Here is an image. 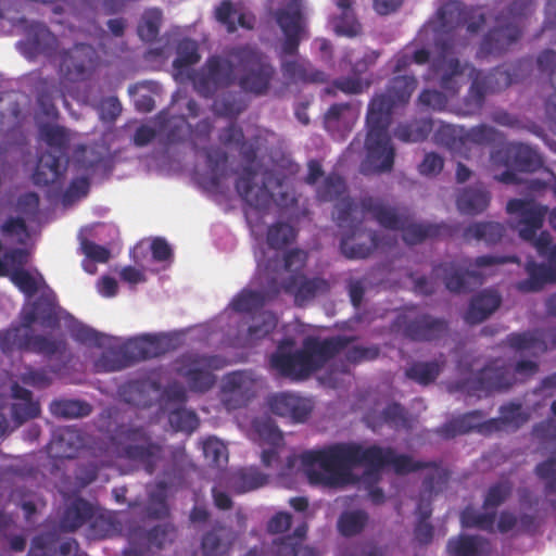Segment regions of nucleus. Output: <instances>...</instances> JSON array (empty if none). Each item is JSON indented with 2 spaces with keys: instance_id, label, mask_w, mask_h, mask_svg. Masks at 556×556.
<instances>
[{
  "instance_id": "1",
  "label": "nucleus",
  "mask_w": 556,
  "mask_h": 556,
  "mask_svg": "<svg viewBox=\"0 0 556 556\" xmlns=\"http://www.w3.org/2000/svg\"><path fill=\"white\" fill-rule=\"evenodd\" d=\"M417 86L415 75H394L388 81L386 90L375 93L370 99L366 114V159L361 164L362 174L368 176L392 170L395 150L391 143L389 127L393 111L408 104Z\"/></svg>"
},
{
  "instance_id": "2",
  "label": "nucleus",
  "mask_w": 556,
  "mask_h": 556,
  "mask_svg": "<svg viewBox=\"0 0 556 556\" xmlns=\"http://www.w3.org/2000/svg\"><path fill=\"white\" fill-rule=\"evenodd\" d=\"M506 211L514 216V228L519 237L530 242L538 254L547 261V264L536 263L530 257L525 270L527 279L516 283L520 292H539L546 285L556 282V243H553L548 231H538L542 228L548 207L536 203L533 199H511L507 202Z\"/></svg>"
},
{
  "instance_id": "3",
  "label": "nucleus",
  "mask_w": 556,
  "mask_h": 556,
  "mask_svg": "<svg viewBox=\"0 0 556 556\" xmlns=\"http://www.w3.org/2000/svg\"><path fill=\"white\" fill-rule=\"evenodd\" d=\"M379 450L375 445L363 447L357 443H334L323 450L301 454V463L311 484L338 485L356 466L372 468Z\"/></svg>"
},
{
  "instance_id": "4",
  "label": "nucleus",
  "mask_w": 556,
  "mask_h": 556,
  "mask_svg": "<svg viewBox=\"0 0 556 556\" xmlns=\"http://www.w3.org/2000/svg\"><path fill=\"white\" fill-rule=\"evenodd\" d=\"M355 340V337L337 336L326 339L307 337L302 348L294 353H285L280 349L270 357L273 368L293 380L308 378L321 369L325 364L343 351Z\"/></svg>"
},
{
  "instance_id": "5",
  "label": "nucleus",
  "mask_w": 556,
  "mask_h": 556,
  "mask_svg": "<svg viewBox=\"0 0 556 556\" xmlns=\"http://www.w3.org/2000/svg\"><path fill=\"white\" fill-rule=\"evenodd\" d=\"M232 56L237 62L238 86L247 93L266 96L277 74L269 58L250 45L232 47Z\"/></svg>"
},
{
  "instance_id": "6",
  "label": "nucleus",
  "mask_w": 556,
  "mask_h": 556,
  "mask_svg": "<svg viewBox=\"0 0 556 556\" xmlns=\"http://www.w3.org/2000/svg\"><path fill=\"white\" fill-rule=\"evenodd\" d=\"M518 262L517 256L496 257L493 255H481L476 258L466 257L442 262L433 267L432 274L442 278L445 288L450 292L467 293L475 287L482 285L483 277L475 268Z\"/></svg>"
},
{
  "instance_id": "7",
  "label": "nucleus",
  "mask_w": 556,
  "mask_h": 556,
  "mask_svg": "<svg viewBox=\"0 0 556 556\" xmlns=\"http://www.w3.org/2000/svg\"><path fill=\"white\" fill-rule=\"evenodd\" d=\"M39 132L50 150L39 156L33 182L38 187H47L58 182L64 175L66 167L62 161L67 154L71 136L66 128L49 124L42 125Z\"/></svg>"
},
{
  "instance_id": "8",
  "label": "nucleus",
  "mask_w": 556,
  "mask_h": 556,
  "mask_svg": "<svg viewBox=\"0 0 556 556\" xmlns=\"http://www.w3.org/2000/svg\"><path fill=\"white\" fill-rule=\"evenodd\" d=\"M241 159L245 165L242 167L241 174L236 179L235 188L240 198L251 207L257 211H266L273 202V193L269 189L273 173L264 172L263 184L255 185L256 170L254 164L257 159V142L243 140L238 147Z\"/></svg>"
},
{
  "instance_id": "9",
  "label": "nucleus",
  "mask_w": 556,
  "mask_h": 556,
  "mask_svg": "<svg viewBox=\"0 0 556 556\" xmlns=\"http://www.w3.org/2000/svg\"><path fill=\"white\" fill-rule=\"evenodd\" d=\"M36 321H39L38 311H36L34 304H31L28 309L22 312L21 325L5 331L1 343L2 350L5 351L15 348L22 352H33L46 356L56 354L61 350L63 341L54 340L42 334H35L33 325Z\"/></svg>"
},
{
  "instance_id": "10",
  "label": "nucleus",
  "mask_w": 556,
  "mask_h": 556,
  "mask_svg": "<svg viewBox=\"0 0 556 556\" xmlns=\"http://www.w3.org/2000/svg\"><path fill=\"white\" fill-rule=\"evenodd\" d=\"M117 453L122 458L143 468L149 475L155 472L165 456L163 445L154 441L141 427L129 428L123 432Z\"/></svg>"
},
{
  "instance_id": "11",
  "label": "nucleus",
  "mask_w": 556,
  "mask_h": 556,
  "mask_svg": "<svg viewBox=\"0 0 556 556\" xmlns=\"http://www.w3.org/2000/svg\"><path fill=\"white\" fill-rule=\"evenodd\" d=\"M195 91L211 98L218 90L230 87L237 80V62L232 56V48L225 55H211L204 65L191 77Z\"/></svg>"
},
{
  "instance_id": "12",
  "label": "nucleus",
  "mask_w": 556,
  "mask_h": 556,
  "mask_svg": "<svg viewBox=\"0 0 556 556\" xmlns=\"http://www.w3.org/2000/svg\"><path fill=\"white\" fill-rule=\"evenodd\" d=\"M273 17L283 35L282 52L298 53L301 41L308 37V11L304 0H289L274 11Z\"/></svg>"
},
{
  "instance_id": "13",
  "label": "nucleus",
  "mask_w": 556,
  "mask_h": 556,
  "mask_svg": "<svg viewBox=\"0 0 556 556\" xmlns=\"http://www.w3.org/2000/svg\"><path fill=\"white\" fill-rule=\"evenodd\" d=\"M470 77L471 85L463 100L464 115L480 113L488 94L501 92L514 83L513 74L503 67H496L488 73L472 67Z\"/></svg>"
},
{
  "instance_id": "14",
  "label": "nucleus",
  "mask_w": 556,
  "mask_h": 556,
  "mask_svg": "<svg viewBox=\"0 0 556 556\" xmlns=\"http://www.w3.org/2000/svg\"><path fill=\"white\" fill-rule=\"evenodd\" d=\"M226 366L227 361L220 355L191 353L182 356L177 374L186 380L192 392L205 393L216 382L213 371Z\"/></svg>"
},
{
  "instance_id": "15",
  "label": "nucleus",
  "mask_w": 556,
  "mask_h": 556,
  "mask_svg": "<svg viewBox=\"0 0 556 556\" xmlns=\"http://www.w3.org/2000/svg\"><path fill=\"white\" fill-rule=\"evenodd\" d=\"M522 28L508 21L505 14H497L495 24L482 37L477 58L501 56L508 52L522 37Z\"/></svg>"
},
{
  "instance_id": "16",
  "label": "nucleus",
  "mask_w": 556,
  "mask_h": 556,
  "mask_svg": "<svg viewBox=\"0 0 556 556\" xmlns=\"http://www.w3.org/2000/svg\"><path fill=\"white\" fill-rule=\"evenodd\" d=\"M515 382L510 370L505 366L488 365L472 377L455 382V390L470 396H481L494 391H506Z\"/></svg>"
},
{
  "instance_id": "17",
  "label": "nucleus",
  "mask_w": 556,
  "mask_h": 556,
  "mask_svg": "<svg viewBox=\"0 0 556 556\" xmlns=\"http://www.w3.org/2000/svg\"><path fill=\"white\" fill-rule=\"evenodd\" d=\"M440 26L445 31L466 26L470 34L478 33L485 24L486 17L480 7L466 5L458 0L444 2L437 11Z\"/></svg>"
},
{
  "instance_id": "18",
  "label": "nucleus",
  "mask_w": 556,
  "mask_h": 556,
  "mask_svg": "<svg viewBox=\"0 0 556 556\" xmlns=\"http://www.w3.org/2000/svg\"><path fill=\"white\" fill-rule=\"evenodd\" d=\"M437 137L448 150L467 159L469 157L467 153L469 143L478 146L492 144L497 140L498 131L492 126L480 124L471 127L464 135H459L456 128L442 126Z\"/></svg>"
},
{
  "instance_id": "19",
  "label": "nucleus",
  "mask_w": 556,
  "mask_h": 556,
  "mask_svg": "<svg viewBox=\"0 0 556 556\" xmlns=\"http://www.w3.org/2000/svg\"><path fill=\"white\" fill-rule=\"evenodd\" d=\"M96 50L88 43H77L63 51L60 62L62 80L79 83L87 80L94 67Z\"/></svg>"
},
{
  "instance_id": "20",
  "label": "nucleus",
  "mask_w": 556,
  "mask_h": 556,
  "mask_svg": "<svg viewBox=\"0 0 556 556\" xmlns=\"http://www.w3.org/2000/svg\"><path fill=\"white\" fill-rule=\"evenodd\" d=\"M405 338L414 342H434L441 340L448 331V321L428 313L414 317H404L400 324Z\"/></svg>"
},
{
  "instance_id": "21",
  "label": "nucleus",
  "mask_w": 556,
  "mask_h": 556,
  "mask_svg": "<svg viewBox=\"0 0 556 556\" xmlns=\"http://www.w3.org/2000/svg\"><path fill=\"white\" fill-rule=\"evenodd\" d=\"M505 342L516 352H528L536 357L556 349V326L511 332L507 334Z\"/></svg>"
},
{
  "instance_id": "22",
  "label": "nucleus",
  "mask_w": 556,
  "mask_h": 556,
  "mask_svg": "<svg viewBox=\"0 0 556 556\" xmlns=\"http://www.w3.org/2000/svg\"><path fill=\"white\" fill-rule=\"evenodd\" d=\"M254 393V379L247 371H232L223 379L220 400L227 410L245 406Z\"/></svg>"
},
{
  "instance_id": "23",
  "label": "nucleus",
  "mask_w": 556,
  "mask_h": 556,
  "mask_svg": "<svg viewBox=\"0 0 556 556\" xmlns=\"http://www.w3.org/2000/svg\"><path fill=\"white\" fill-rule=\"evenodd\" d=\"M252 430L254 440H256L261 446L268 445L267 448H263L262 451V464L267 468L274 467L279 463V448L285 443L281 431L269 417L255 418L252 421Z\"/></svg>"
},
{
  "instance_id": "24",
  "label": "nucleus",
  "mask_w": 556,
  "mask_h": 556,
  "mask_svg": "<svg viewBox=\"0 0 556 556\" xmlns=\"http://www.w3.org/2000/svg\"><path fill=\"white\" fill-rule=\"evenodd\" d=\"M379 450L377 460H372L374 470H380L386 466H391L396 475L403 476L421 469L445 470L441 468L437 462L414 460L412 456L406 454H395L391 447H381L375 445Z\"/></svg>"
},
{
  "instance_id": "25",
  "label": "nucleus",
  "mask_w": 556,
  "mask_h": 556,
  "mask_svg": "<svg viewBox=\"0 0 556 556\" xmlns=\"http://www.w3.org/2000/svg\"><path fill=\"white\" fill-rule=\"evenodd\" d=\"M283 290L293 295L296 306L303 307L317 295L327 294L330 291V283L321 277L308 278L300 274L290 276L283 282Z\"/></svg>"
},
{
  "instance_id": "26",
  "label": "nucleus",
  "mask_w": 556,
  "mask_h": 556,
  "mask_svg": "<svg viewBox=\"0 0 556 556\" xmlns=\"http://www.w3.org/2000/svg\"><path fill=\"white\" fill-rule=\"evenodd\" d=\"M362 212L371 216L381 227L390 230H399L404 225L408 214L407 210H401L389 205L382 198L366 195L359 202Z\"/></svg>"
},
{
  "instance_id": "27",
  "label": "nucleus",
  "mask_w": 556,
  "mask_h": 556,
  "mask_svg": "<svg viewBox=\"0 0 556 556\" xmlns=\"http://www.w3.org/2000/svg\"><path fill=\"white\" fill-rule=\"evenodd\" d=\"M268 406L275 415L288 417L294 422L306 421L313 409L309 400L288 392L269 396Z\"/></svg>"
},
{
  "instance_id": "28",
  "label": "nucleus",
  "mask_w": 556,
  "mask_h": 556,
  "mask_svg": "<svg viewBox=\"0 0 556 556\" xmlns=\"http://www.w3.org/2000/svg\"><path fill=\"white\" fill-rule=\"evenodd\" d=\"M438 47L439 55L433 59L431 68L435 73H441L440 86L454 94L458 91L455 77L462 75L464 68L459 60L454 55L451 43L443 41Z\"/></svg>"
},
{
  "instance_id": "29",
  "label": "nucleus",
  "mask_w": 556,
  "mask_h": 556,
  "mask_svg": "<svg viewBox=\"0 0 556 556\" xmlns=\"http://www.w3.org/2000/svg\"><path fill=\"white\" fill-rule=\"evenodd\" d=\"M364 422L372 431H379L384 426L400 430L408 427L407 412L404 406L396 402L388 403L382 409L370 407L364 415Z\"/></svg>"
},
{
  "instance_id": "30",
  "label": "nucleus",
  "mask_w": 556,
  "mask_h": 556,
  "mask_svg": "<svg viewBox=\"0 0 556 556\" xmlns=\"http://www.w3.org/2000/svg\"><path fill=\"white\" fill-rule=\"evenodd\" d=\"M84 445V437L76 427L56 428L47 446L52 458L71 459L76 456L77 451Z\"/></svg>"
},
{
  "instance_id": "31",
  "label": "nucleus",
  "mask_w": 556,
  "mask_h": 556,
  "mask_svg": "<svg viewBox=\"0 0 556 556\" xmlns=\"http://www.w3.org/2000/svg\"><path fill=\"white\" fill-rule=\"evenodd\" d=\"M505 165L518 172L532 173L542 165L538 152L528 144L509 142L503 149Z\"/></svg>"
},
{
  "instance_id": "32",
  "label": "nucleus",
  "mask_w": 556,
  "mask_h": 556,
  "mask_svg": "<svg viewBox=\"0 0 556 556\" xmlns=\"http://www.w3.org/2000/svg\"><path fill=\"white\" fill-rule=\"evenodd\" d=\"M448 479V470L431 471L425 477L420 491V500L417 505L419 520L428 521L431 517L432 509L430 507V500L433 494H438L446 486Z\"/></svg>"
},
{
  "instance_id": "33",
  "label": "nucleus",
  "mask_w": 556,
  "mask_h": 556,
  "mask_svg": "<svg viewBox=\"0 0 556 556\" xmlns=\"http://www.w3.org/2000/svg\"><path fill=\"white\" fill-rule=\"evenodd\" d=\"M501 302L497 292L483 290L471 299L464 319L470 325L480 324L500 307Z\"/></svg>"
},
{
  "instance_id": "34",
  "label": "nucleus",
  "mask_w": 556,
  "mask_h": 556,
  "mask_svg": "<svg viewBox=\"0 0 556 556\" xmlns=\"http://www.w3.org/2000/svg\"><path fill=\"white\" fill-rule=\"evenodd\" d=\"M446 548L450 556H489L491 543L481 535L459 534L448 540Z\"/></svg>"
},
{
  "instance_id": "35",
  "label": "nucleus",
  "mask_w": 556,
  "mask_h": 556,
  "mask_svg": "<svg viewBox=\"0 0 556 556\" xmlns=\"http://www.w3.org/2000/svg\"><path fill=\"white\" fill-rule=\"evenodd\" d=\"M283 76L291 83L324 84L328 75L307 60L286 61L281 64Z\"/></svg>"
},
{
  "instance_id": "36",
  "label": "nucleus",
  "mask_w": 556,
  "mask_h": 556,
  "mask_svg": "<svg viewBox=\"0 0 556 556\" xmlns=\"http://www.w3.org/2000/svg\"><path fill=\"white\" fill-rule=\"evenodd\" d=\"M11 391L13 399L16 400L11 406V414L14 421L22 425L39 416L40 405L38 402L34 401L30 390L14 382L11 387Z\"/></svg>"
},
{
  "instance_id": "37",
  "label": "nucleus",
  "mask_w": 556,
  "mask_h": 556,
  "mask_svg": "<svg viewBox=\"0 0 556 556\" xmlns=\"http://www.w3.org/2000/svg\"><path fill=\"white\" fill-rule=\"evenodd\" d=\"M134 365L141 361H147L163 355L166 352L164 341L152 334H143L130 339L126 342Z\"/></svg>"
},
{
  "instance_id": "38",
  "label": "nucleus",
  "mask_w": 556,
  "mask_h": 556,
  "mask_svg": "<svg viewBox=\"0 0 556 556\" xmlns=\"http://www.w3.org/2000/svg\"><path fill=\"white\" fill-rule=\"evenodd\" d=\"M447 229L445 224L413 223L409 214L404 219V225L399 230L402 238L409 245L424 242L426 239L438 238Z\"/></svg>"
},
{
  "instance_id": "39",
  "label": "nucleus",
  "mask_w": 556,
  "mask_h": 556,
  "mask_svg": "<svg viewBox=\"0 0 556 556\" xmlns=\"http://www.w3.org/2000/svg\"><path fill=\"white\" fill-rule=\"evenodd\" d=\"M31 54L51 55L58 47V38L42 23H36L30 26L28 38L20 42Z\"/></svg>"
},
{
  "instance_id": "40",
  "label": "nucleus",
  "mask_w": 556,
  "mask_h": 556,
  "mask_svg": "<svg viewBox=\"0 0 556 556\" xmlns=\"http://www.w3.org/2000/svg\"><path fill=\"white\" fill-rule=\"evenodd\" d=\"M490 192L482 186L464 188L457 195L456 205L460 213L477 215L490 204Z\"/></svg>"
},
{
  "instance_id": "41",
  "label": "nucleus",
  "mask_w": 556,
  "mask_h": 556,
  "mask_svg": "<svg viewBox=\"0 0 556 556\" xmlns=\"http://www.w3.org/2000/svg\"><path fill=\"white\" fill-rule=\"evenodd\" d=\"M505 235V226L497 222L472 223L463 232L466 241H484L486 244H495Z\"/></svg>"
},
{
  "instance_id": "42",
  "label": "nucleus",
  "mask_w": 556,
  "mask_h": 556,
  "mask_svg": "<svg viewBox=\"0 0 556 556\" xmlns=\"http://www.w3.org/2000/svg\"><path fill=\"white\" fill-rule=\"evenodd\" d=\"M91 505L84 498H77L68 505L61 518V528L74 532L92 518Z\"/></svg>"
},
{
  "instance_id": "43",
  "label": "nucleus",
  "mask_w": 556,
  "mask_h": 556,
  "mask_svg": "<svg viewBox=\"0 0 556 556\" xmlns=\"http://www.w3.org/2000/svg\"><path fill=\"white\" fill-rule=\"evenodd\" d=\"M444 366L445 358L443 355L430 362H414L405 370V376L421 386H429L437 380Z\"/></svg>"
},
{
  "instance_id": "44",
  "label": "nucleus",
  "mask_w": 556,
  "mask_h": 556,
  "mask_svg": "<svg viewBox=\"0 0 556 556\" xmlns=\"http://www.w3.org/2000/svg\"><path fill=\"white\" fill-rule=\"evenodd\" d=\"M132 359L126 343L117 349L108 350L96 361L94 368L98 372L119 371L132 366Z\"/></svg>"
},
{
  "instance_id": "45",
  "label": "nucleus",
  "mask_w": 556,
  "mask_h": 556,
  "mask_svg": "<svg viewBox=\"0 0 556 556\" xmlns=\"http://www.w3.org/2000/svg\"><path fill=\"white\" fill-rule=\"evenodd\" d=\"M484 416V413L479 409L465 413L446 422L440 429V433L444 438L450 439L458 434L468 433L473 430L478 432V426L480 425V420H482Z\"/></svg>"
},
{
  "instance_id": "46",
  "label": "nucleus",
  "mask_w": 556,
  "mask_h": 556,
  "mask_svg": "<svg viewBox=\"0 0 556 556\" xmlns=\"http://www.w3.org/2000/svg\"><path fill=\"white\" fill-rule=\"evenodd\" d=\"M154 384L148 379H137L128 381L122 389V395L126 403L137 407H150L152 399L150 391Z\"/></svg>"
},
{
  "instance_id": "47",
  "label": "nucleus",
  "mask_w": 556,
  "mask_h": 556,
  "mask_svg": "<svg viewBox=\"0 0 556 556\" xmlns=\"http://www.w3.org/2000/svg\"><path fill=\"white\" fill-rule=\"evenodd\" d=\"M496 511H480L472 506L465 507L460 513V522L464 528L479 529L489 533L494 532Z\"/></svg>"
},
{
  "instance_id": "48",
  "label": "nucleus",
  "mask_w": 556,
  "mask_h": 556,
  "mask_svg": "<svg viewBox=\"0 0 556 556\" xmlns=\"http://www.w3.org/2000/svg\"><path fill=\"white\" fill-rule=\"evenodd\" d=\"M368 243H352V237L344 236L340 241L341 253L350 260L366 258L380 247L379 235L376 231L367 233Z\"/></svg>"
},
{
  "instance_id": "49",
  "label": "nucleus",
  "mask_w": 556,
  "mask_h": 556,
  "mask_svg": "<svg viewBox=\"0 0 556 556\" xmlns=\"http://www.w3.org/2000/svg\"><path fill=\"white\" fill-rule=\"evenodd\" d=\"M514 484L510 480L504 479L492 483L485 491L482 502L484 510L496 509L503 505L513 494Z\"/></svg>"
},
{
  "instance_id": "50",
  "label": "nucleus",
  "mask_w": 556,
  "mask_h": 556,
  "mask_svg": "<svg viewBox=\"0 0 556 556\" xmlns=\"http://www.w3.org/2000/svg\"><path fill=\"white\" fill-rule=\"evenodd\" d=\"M50 413L61 418H80L90 415L92 407L79 400H55L50 404Z\"/></svg>"
},
{
  "instance_id": "51",
  "label": "nucleus",
  "mask_w": 556,
  "mask_h": 556,
  "mask_svg": "<svg viewBox=\"0 0 556 556\" xmlns=\"http://www.w3.org/2000/svg\"><path fill=\"white\" fill-rule=\"evenodd\" d=\"M33 304L35 309L38 311L39 323L43 328L54 329L59 326L56 301L52 292L42 293Z\"/></svg>"
},
{
  "instance_id": "52",
  "label": "nucleus",
  "mask_w": 556,
  "mask_h": 556,
  "mask_svg": "<svg viewBox=\"0 0 556 556\" xmlns=\"http://www.w3.org/2000/svg\"><path fill=\"white\" fill-rule=\"evenodd\" d=\"M296 230L288 223L277 222L268 227L266 241L270 249L282 250L295 241Z\"/></svg>"
},
{
  "instance_id": "53",
  "label": "nucleus",
  "mask_w": 556,
  "mask_h": 556,
  "mask_svg": "<svg viewBox=\"0 0 556 556\" xmlns=\"http://www.w3.org/2000/svg\"><path fill=\"white\" fill-rule=\"evenodd\" d=\"M162 18L163 15L160 9L152 8L144 11L137 27L138 36L142 41L153 42L156 40Z\"/></svg>"
},
{
  "instance_id": "54",
  "label": "nucleus",
  "mask_w": 556,
  "mask_h": 556,
  "mask_svg": "<svg viewBox=\"0 0 556 556\" xmlns=\"http://www.w3.org/2000/svg\"><path fill=\"white\" fill-rule=\"evenodd\" d=\"M432 129V123L428 119L413 121L406 124H400L394 135L403 142L424 141Z\"/></svg>"
},
{
  "instance_id": "55",
  "label": "nucleus",
  "mask_w": 556,
  "mask_h": 556,
  "mask_svg": "<svg viewBox=\"0 0 556 556\" xmlns=\"http://www.w3.org/2000/svg\"><path fill=\"white\" fill-rule=\"evenodd\" d=\"M160 130L165 132V142H182L190 135V124L185 116H172L161 122Z\"/></svg>"
},
{
  "instance_id": "56",
  "label": "nucleus",
  "mask_w": 556,
  "mask_h": 556,
  "mask_svg": "<svg viewBox=\"0 0 556 556\" xmlns=\"http://www.w3.org/2000/svg\"><path fill=\"white\" fill-rule=\"evenodd\" d=\"M371 85L370 79H363L359 76H346L334 79L325 92L330 96H336L337 91L346 94H361L367 90Z\"/></svg>"
},
{
  "instance_id": "57",
  "label": "nucleus",
  "mask_w": 556,
  "mask_h": 556,
  "mask_svg": "<svg viewBox=\"0 0 556 556\" xmlns=\"http://www.w3.org/2000/svg\"><path fill=\"white\" fill-rule=\"evenodd\" d=\"M368 522V514L364 510L343 513L338 520V530L343 536L361 533Z\"/></svg>"
},
{
  "instance_id": "58",
  "label": "nucleus",
  "mask_w": 556,
  "mask_h": 556,
  "mask_svg": "<svg viewBox=\"0 0 556 556\" xmlns=\"http://www.w3.org/2000/svg\"><path fill=\"white\" fill-rule=\"evenodd\" d=\"M344 179L338 174H329L316 190V197L321 202L339 200L345 192Z\"/></svg>"
},
{
  "instance_id": "59",
  "label": "nucleus",
  "mask_w": 556,
  "mask_h": 556,
  "mask_svg": "<svg viewBox=\"0 0 556 556\" xmlns=\"http://www.w3.org/2000/svg\"><path fill=\"white\" fill-rule=\"evenodd\" d=\"M267 482V476L254 468L240 470L232 480V486L238 493L258 489Z\"/></svg>"
},
{
  "instance_id": "60",
  "label": "nucleus",
  "mask_w": 556,
  "mask_h": 556,
  "mask_svg": "<svg viewBox=\"0 0 556 556\" xmlns=\"http://www.w3.org/2000/svg\"><path fill=\"white\" fill-rule=\"evenodd\" d=\"M265 304V295L261 291L244 289L231 301V307L238 313H252L262 308Z\"/></svg>"
},
{
  "instance_id": "61",
  "label": "nucleus",
  "mask_w": 556,
  "mask_h": 556,
  "mask_svg": "<svg viewBox=\"0 0 556 556\" xmlns=\"http://www.w3.org/2000/svg\"><path fill=\"white\" fill-rule=\"evenodd\" d=\"M200 54L198 52V45L194 40L185 38L177 45V56L173 61V66L177 71H182L199 62Z\"/></svg>"
},
{
  "instance_id": "62",
  "label": "nucleus",
  "mask_w": 556,
  "mask_h": 556,
  "mask_svg": "<svg viewBox=\"0 0 556 556\" xmlns=\"http://www.w3.org/2000/svg\"><path fill=\"white\" fill-rule=\"evenodd\" d=\"M535 0H515L505 11L498 14H505L508 21L516 23L522 28L523 21L529 18L535 12Z\"/></svg>"
},
{
  "instance_id": "63",
  "label": "nucleus",
  "mask_w": 556,
  "mask_h": 556,
  "mask_svg": "<svg viewBox=\"0 0 556 556\" xmlns=\"http://www.w3.org/2000/svg\"><path fill=\"white\" fill-rule=\"evenodd\" d=\"M168 420L176 431L188 433L194 431L199 426L197 414L184 407L172 410L168 415Z\"/></svg>"
},
{
  "instance_id": "64",
  "label": "nucleus",
  "mask_w": 556,
  "mask_h": 556,
  "mask_svg": "<svg viewBox=\"0 0 556 556\" xmlns=\"http://www.w3.org/2000/svg\"><path fill=\"white\" fill-rule=\"evenodd\" d=\"M534 472L545 481V493H556V452L547 459L539 463Z\"/></svg>"
}]
</instances>
